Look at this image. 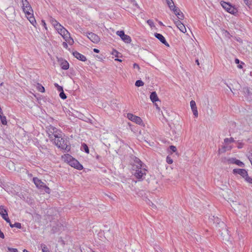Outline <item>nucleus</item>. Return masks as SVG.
I'll return each instance as SVG.
<instances>
[{
    "mask_svg": "<svg viewBox=\"0 0 252 252\" xmlns=\"http://www.w3.org/2000/svg\"><path fill=\"white\" fill-rule=\"evenodd\" d=\"M166 160L168 164H172L173 162L172 158L169 156L166 157Z\"/></svg>",
    "mask_w": 252,
    "mask_h": 252,
    "instance_id": "40",
    "label": "nucleus"
},
{
    "mask_svg": "<svg viewBox=\"0 0 252 252\" xmlns=\"http://www.w3.org/2000/svg\"><path fill=\"white\" fill-rule=\"evenodd\" d=\"M220 4L224 9L231 14H235L238 12L237 9L232 6L230 3L221 1Z\"/></svg>",
    "mask_w": 252,
    "mask_h": 252,
    "instance_id": "4",
    "label": "nucleus"
},
{
    "mask_svg": "<svg viewBox=\"0 0 252 252\" xmlns=\"http://www.w3.org/2000/svg\"><path fill=\"white\" fill-rule=\"evenodd\" d=\"M41 248L42 252H50V251L45 245H42Z\"/></svg>",
    "mask_w": 252,
    "mask_h": 252,
    "instance_id": "34",
    "label": "nucleus"
},
{
    "mask_svg": "<svg viewBox=\"0 0 252 252\" xmlns=\"http://www.w3.org/2000/svg\"><path fill=\"white\" fill-rule=\"evenodd\" d=\"M0 119L1 122V124L3 125H7V121L6 117L3 115L2 114H0Z\"/></svg>",
    "mask_w": 252,
    "mask_h": 252,
    "instance_id": "27",
    "label": "nucleus"
},
{
    "mask_svg": "<svg viewBox=\"0 0 252 252\" xmlns=\"http://www.w3.org/2000/svg\"><path fill=\"white\" fill-rule=\"evenodd\" d=\"M38 90L39 91H40V92H42V93L44 92V91H45L44 88L41 85H39V84H38Z\"/></svg>",
    "mask_w": 252,
    "mask_h": 252,
    "instance_id": "42",
    "label": "nucleus"
},
{
    "mask_svg": "<svg viewBox=\"0 0 252 252\" xmlns=\"http://www.w3.org/2000/svg\"><path fill=\"white\" fill-rule=\"evenodd\" d=\"M152 203L151 206H152V207H153V208H156V205H155V204H154L153 203Z\"/></svg>",
    "mask_w": 252,
    "mask_h": 252,
    "instance_id": "59",
    "label": "nucleus"
},
{
    "mask_svg": "<svg viewBox=\"0 0 252 252\" xmlns=\"http://www.w3.org/2000/svg\"><path fill=\"white\" fill-rule=\"evenodd\" d=\"M171 10L174 12L176 15H178V14H179V13L181 12L180 10L175 6H174V7H172V9Z\"/></svg>",
    "mask_w": 252,
    "mask_h": 252,
    "instance_id": "29",
    "label": "nucleus"
},
{
    "mask_svg": "<svg viewBox=\"0 0 252 252\" xmlns=\"http://www.w3.org/2000/svg\"><path fill=\"white\" fill-rule=\"evenodd\" d=\"M238 67L239 68H242L243 66H242V65L241 64H238Z\"/></svg>",
    "mask_w": 252,
    "mask_h": 252,
    "instance_id": "60",
    "label": "nucleus"
},
{
    "mask_svg": "<svg viewBox=\"0 0 252 252\" xmlns=\"http://www.w3.org/2000/svg\"><path fill=\"white\" fill-rule=\"evenodd\" d=\"M169 149L172 152H175L177 151L176 147L173 145L170 146Z\"/></svg>",
    "mask_w": 252,
    "mask_h": 252,
    "instance_id": "46",
    "label": "nucleus"
},
{
    "mask_svg": "<svg viewBox=\"0 0 252 252\" xmlns=\"http://www.w3.org/2000/svg\"><path fill=\"white\" fill-rule=\"evenodd\" d=\"M60 92V96L61 98L63 99H65L66 98V96L65 94H64L63 89L62 91H59Z\"/></svg>",
    "mask_w": 252,
    "mask_h": 252,
    "instance_id": "33",
    "label": "nucleus"
},
{
    "mask_svg": "<svg viewBox=\"0 0 252 252\" xmlns=\"http://www.w3.org/2000/svg\"><path fill=\"white\" fill-rule=\"evenodd\" d=\"M231 149V147H228L227 146H223L222 147V148L221 149V152H225V151H226L227 150H230Z\"/></svg>",
    "mask_w": 252,
    "mask_h": 252,
    "instance_id": "35",
    "label": "nucleus"
},
{
    "mask_svg": "<svg viewBox=\"0 0 252 252\" xmlns=\"http://www.w3.org/2000/svg\"><path fill=\"white\" fill-rule=\"evenodd\" d=\"M155 36L156 38H157L162 43L164 44L165 46H166L167 47L169 46V45L166 41L165 38L161 34H160L158 33H155Z\"/></svg>",
    "mask_w": 252,
    "mask_h": 252,
    "instance_id": "14",
    "label": "nucleus"
},
{
    "mask_svg": "<svg viewBox=\"0 0 252 252\" xmlns=\"http://www.w3.org/2000/svg\"><path fill=\"white\" fill-rule=\"evenodd\" d=\"M65 39L66 41H67L69 44H71V42L69 40H67L66 38L67 37V35H69L70 34L64 28H63L62 30H61L60 32H58Z\"/></svg>",
    "mask_w": 252,
    "mask_h": 252,
    "instance_id": "18",
    "label": "nucleus"
},
{
    "mask_svg": "<svg viewBox=\"0 0 252 252\" xmlns=\"http://www.w3.org/2000/svg\"><path fill=\"white\" fill-rule=\"evenodd\" d=\"M47 132L50 139L61 138L62 137V132L60 130L58 129L56 127H49Z\"/></svg>",
    "mask_w": 252,
    "mask_h": 252,
    "instance_id": "2",
    "label": "nucleus"
},
{
    "mask_svg": "<svg viewBox=\"0 0 252 252\" xmlns=\"http://www.w3.org/2000/svg\"><path fill=\"white\" fill-rule=\"evenodd\" d=\"M64 230V226L61 223H58L56 225L53 226L51 231L53 233H56Z\"/></svg>",
    "mask_w": 252,
    "mask_h": 252,
    "instance_id": "12",
    "label": "nucleus"
},
{
    "mask_svg": "<svg viewBox=\"0 0 252 252\" xmlns=\"http://www.w3.org/2000/svg\"><path fill=\"white\" fill-rule=\"evenodd\" d=\"M238 148L240 149V148H242V146H241V145H239V146H238Z\"/></svg>",
    "mask_w": 252,
    "mask_h": 252,
    "instance_id": "64",
    "label": "nucleus"
},
{
    "mask_svg": "<svg viewBox=\"0 0 252 252\" xmlns=\"http://www.w3.org/2000/svg\"><path fill=\"white\" fill-rule=\"evenodd\" d=\"M235 63H236V64H239V63H240V61H239V59H235Z\"/></svg>",
    "mask_w": 252,
    "mask_h": 252,
    "instance_id": "57",
    "label": "nucleus"
},
{
    "mask_svg": "<svg viewBox=\"0 0 252 252\" xmlns=\"http://www.w3.org/2000/svg\"><path fill=\"white\" fill-rule=\"evenodd\" d=\"M93 51L95 53H98L99 52V50L97 49H96V48H94L93 49Z\"/></svg>",
    "mask_w": 252,
    "mask_h": 252,
    "instance_id": "56",
    "label": "nucleus"
},
{
    "mask_svg": "<svg viewBox=\"0 0 252 252\" xmlns=\"http://www.w3.org/2000/svg\"><path fill=\"white\" fill-rule=\"evenodd\" d=\"M210 219V220H212L213 221V223H216V225H219L220 223H221L222 224H223V223L221 222L220 219L218 217L213 216Z\"/></svg>",
    "mask_w": 252,
    "mask_h": 252,
    "instance_id": "23",
    "label": "nucleus"
},
{
    "mask_svg": "<svg viewBox=\"0 0 252 252\" xmlns=\"http://www.w3.org/2000/svg\"><path fill=\"white\" fill-rule=\"evenodd\" d=\"M234 141V139L232 137L230 138H225L224 139V142L227 144L228 142H233Z\"/></svg>",
    "mask_w": 252,
    "mask_h": 252,
    "instance_id": "38",
    "label": "nucleus"
},
{
    "mask_svg": "<svg viewBox=\"0 0 252 252\" xmlns=\"http://www.w3.org/2000/svg\"><path fill=\"white\" fill-rule=\"evenodd\" d=\"M81 150L82 151H84L86 153L89 154V149L85 143H83L81 146Z\"/></svg>",
    "mask_w": 252,
    "mask_h": 252,
    "instance_id": "26",
    "label": "nucleus"
},
{
    "mask_svg": "<svg viewBox=\"0 0 252 252\" xmlns=\"http://www.w3.org/2000/svg\"><path fill=\"white\" fill-rule=\"evenodd\" d=\"M87 37L93 42H94V43H97L100 41L99 37L96 34L93 33V32H89L87 34Z\"/></svg>",
    "mask_w": 252,
    "mask_h": 252,
    "instance_id": "11",
    "label": "nucleus"
},
{
    "mask_svg": "<svg viewBox=\"0 0 252 252\" xmlns=\"http://www.w3.org/2000/svg\"><path fill=\"white\" fill-rule=\"evenodd\" d=\"M58 32H60L63 28L59 23L57 24L56 27H54Z\"/></svg>",
    "mask_w": 252,
    "mask_h": 252,
    "instance_id": "39",
    "label": "nucleus"
},
{
    "mask_svg": "<svg viewBox=\"0 0 252 252\" xmlns=\"http://www.w3.org/2000/svg\"><path fill=\"white\" fill-rule=\"evenodd\" d=\"M175 23L180 31L183 33H185L187 32L185 26L179 20H177Z\"/></svg>",
    "mask_w": 252,
    "mask_h": 252,
    "instance_id": "16",
    "label": "nucleus"
},
{
    "mask_svg": "<svg viewBox=\"0 0 252 252\" xmlns=\"http://www.w3.org/2000/svg\"><path fill=\"white\" fill-rule=\"evenodd\" d=\"M247 157H248V159H249L250 161L251 162V163L252 165V153H250L249 155H248Z\"/></svg>",
    "mask_w": 252,
    "mask_h": 252,
    "instance_id": "48",
    "label": "nucleus"
},
{
    "mask_svg": "<svg viewBox=\"0 0 252 252\" xmlns=\"http://www.w3.org/2000/svg\"><path fill=\"white\" fill-rule=\"evenodd\" d=\"M7 249H8L7 252H18V250L17 249L8 247Z\"/></svg>",
    "mask_w": 252,
    "mask_h": 252,
    "instance_id": "44",
    "label": "nucleus"
},
{
    "mask_svg": "<svg viewBox=\"0 0 252 252\" xmlns=\"http://www.w3.org/2000/svg\"><path fill=\"white\" fill-rule=\"evenodd\" d=\"M116 61H119V62H122V60H120V59H116Z\"/></svg>",
    "mask_w": 252,
    "mask_h": 252,
    "instance_id": "63",
    "label": "nucleus"
},
{
    "mask_svg": "<svg viewBox=\"0 0 252 252\" xmlns=\"http://www.w3.org/2000/svg\"><path fill=\"white\" fill-rule=\"evenodd\" d=\"M50 21L53 25V26H54V27H56L57 24L59 23V22L57 21H56L55 19L53 18L52 17H51L50 18Z\"/></svg>",
    "mask_w": 252,
    "mask_h": 252,
    "instance_id": "32",
    "label": "nucleus"
},
{
    "mask_svg": "<svg viewBox=\"0 0 252 252\" xmlns=\"http://www.w3.org/2000/svg\"><path fill=\"white\" fill-rule=\"evenodd\" d=\"M2 219H4L7 223H9L11 222L10 220L8 218V215H5L4 218H2Z\"/></svg>",
    "mask_w": 252,
    "mask_h": 252,
    "instance_id": "47",
    "label": "nucleus"
},
{
    "mask_svg": "<svg viewBox=\"0 0 252 252\" xmlns=\"http://www.w3.org/2000/svg\"><path fill=\"white\" fill-rule=\"evenodd\" d=\"M195 63H197V64L199 66V61H198V59H196L195 60Z\"/></svg>",
    "mask_w": 252,
    "mask_h": 252,
    "instance_id": "58",
    "label": "nucleus"
},
{
    "mask_svg": "<svg viewBox=\"0 0 252 252\" xmlns=\"http://www.w3.org/2000/svg\"><path fill=\"white\" fill-rule=\"evenodd\" d=\"M232 173L234 175H240L243 178H245L247 176L248 172L245 169H241V168H235L233 170Z\"/></svg>",
    "mask_w": 252,
    "mask_h": 252,
    "instance_id": "9",
    "label": "nucleus"
},
{
    "mask_svg": "<svg viewBox=\"0 0 252 252\" xmlns=\"http://www.w3.org/2000/svg\"><path fill=\"white\" fill-rule=\"evenodd\" d=\"M116 34L119 35L125 43H129L131 41V37L129 35L125 34L123 31H118L116 32Z\"/></svg>",
    "mask_w": 252,
    "mask_h": 252,
    "instance_id": "8",
    "label": "nucleus"
},
{
    "mask_svg": "<svg viewBox=\"0 0 252 252\" xmlns=\"http://www.w3.org/2000/svg\"><path fill=\"white\" fill-rule=\"evenodd\" d=\"M67 158L69 160L68 161V163L72 167H73L78 170H82L83 168L82 165L81 164L78 160L73 158L70 155H67Z\"/></svg>",
    "mask_w": 252,
    "mask_h": 252,
    "instance_id": "5",
    "label": "nucleus"
},
{
    "mask_svg": "<svg viewBox=\"0 0 252 252\" xmlns=\"http://www.w3.org/2000/svg\"><path fill=\"white\" fill-rule=\"evenodd\" d=\"M131 166V173L133 177L138 181L144 180L148 172L146 165L140 159L134 157Z\"/></svg>",
    "mask_w": 252,
    "mask_h": 252,
    "instance_id": "1",
    "label": "nucleus"
},
{
    "mask_svg": "<svg viewBox=\"0 0 252 252\" xmlns=\"http://www.w3.org/2000/svg\"><path fill=\"white\" fill-rule=\"evenodd\" d=\"M223 33L225 34V35L226 36H227L229 38H230V33L227 31L224 30Z\"/></svg>",
    "mask_w": 252,
    "mask_h": 252,
    "instance_id": "52",
    "label": "nucleus"
},
{
    "mask_svg": "<svg viewBox=\"0 0 252 252\" xmlns=\"http://www.w3.org/2000/svg\"><path fill=\"white\" fill-rule=\"evenodd\" d=\"M166 1L169 7L170 8V9H172V8L174 6H175L173 1H172V0H166Z\"/></svg>",
    "mask_w": 252,
    "mask_h": 252,
    "instance_id": "31",
    "label": "nucleus"
},
{
    "mask_svg": "<svg viewBox=\"0 0 252 252\" xmlns=\"http://www.w3.org/2000/svg\"><path fill=\"white\" fill-rule=\"evenodd\" d=\"M245 181L248 183L252 184V178L249 176L248 174L247 176L244 178Z\"/></svg>",
    "mask_w": 252,
    "mask_h": 252,
    "instance_id": "36",
    "label": "nucleus"
},
{
    "mask_svg": "<svg viewBox=\"0 0 252 252\" xmlns=\"http://www.w3.org/2000/svg\"><path fill=\"white\" fill-rule=\"evenodd\" d=\"M41 22H42V24L43 26L44 27L45 29L47 30L46 24L45 23V21L44 20H42Z\"/></svg>",
    "mask_w": 252,
    "mask_h": 252,
    "instance_id": "54",
    "label": "nucleus"
},
{
    "mask_svg": "<svg viewBox=\"0 0 252 252\" xmlns=\"http://www.w3.org/2000/svg\"><path fill=\"white\" fill-rule=\"evenodd\" d=\"M23 10L26 15L33 12L32 9L27 0H22Z\"/></svg>",
    "mask_w": 252,
    "mask_h": 252,
    "instance_id": "6",
    "label": "nucleus"
},
{
    "mask_svg": "<svg viewBox=\"0 0 252 252\" xmlns=\"http://www.w3.org/2000/svg\"><path fill=\"white\" fill-rule=\"evenodd\" d=\"M190 107H191V110H192V111L193 112L194 116L195 117H198V111H197V109L195 102L194 100H191L190 102Z\"/></svg>",
    "mask_w": 252,
    "mask_h": 252,
    "instance_id": "15",
    "label": "nucleus"
},
{
    "mask_svg": "<svg viewBox=\"0 0 252 252\" xmlns=\"http://www.w3.org/2000/svg\"><path fill=\"white\" fill-rule=\"evenodd\" d=\"M27 18L29 19L30 23L33 25L34 26V24L36 23L35 18L33 15V12L28 13V14L26 15Z\"/></svg>",
    "mask_w": 252,
    "mask_h": 252,
    "instance_id": "19",
    "label": "nucleus"
},
{
    "mask_svg": "<svg viewBox=\"0 0 252 252\" xmlns=\"http://www.w3.org/2000/svg\"><path fill=\"white\" fill-rule=\"evenodd\" d=\"M133 67L134 68H137L138 70L140 69V67H139V65L136 63H134L133 64Z\"/></svg>",
    "mask_w": 252,
    "mask_h": 252,
    "instance_id": "51",
    "label": "nucleus"
},
{
    "mask_svg": "<svg viewBox=\"0 0 252 252\" xmlns=\"http://www.w3.org/2000/svg\"><path fill=\"white\" fill-rule=\"evenodd\" d=\"M245 4L248 6L250 9H252V0H243Z\"/></svg>",
    "mask_w": 252,
    "mask_h": 252,
    "instance_id": "28",
    "label": "nucleus"
},
{
    "mask_svg": "<svg viewBox=\"0 0 252 252\" xmlns=\"http://www.w3.org/2000/svg\"><path fill=\"white\" fill-rule=\"evenodd\" d=\"M54 85L59 92L62 91V90L63 89V88L62 86L59 85L57 83H55Z\"/></svg>",
    "mask_w": 252,
    "mask_h": 252,
    "instance_id": "45",
    "label": "nucleus"
},
{
    "mask_svg": "<svg viewBox=\"0 0 252 252\" xmlns=\"http://www.w3.org/2000/svg\"><path fill=\"white\" fill-rule=\"evenodd\" d=\"M72 54H73V56L75 58H77V59H78L80 61L84 62V61H86V60H87V59L85 56L79 53L77 51H74L73 52Z\"/></svg>",
    "mask_w": 252,
    "mask_h": 252,
    "instance_id": "17",
    "label": "nucleus"
},
{
    "mask_svg": "<svg viewBox=\"0 0 252 252\" xmlns=\"http://www.w3.org/2000/svg\"><path fill=\"white\" fill-rule=\"evenodd\" d=\"M227 161L228 164H235L242 167L245 166V164L242 161L234 158H229Z\"/></svg>",
    "mask_w": 252,
    "mask_h": 252,
    "instance_id": "10",
    "label": "nucleus"
},
{
    "mask_svg": "<svg viewBox=\"0 0 252 252\" xmlns=\"http://www.w3.org/2000/svg\"><path fill=\"white\" fill-rule=\"evenodd\" d=\"M127 118L130 121L134 122L135 124L142 125H143L142 120L140 117L134 115L131 113H128L127 114Z\"/></svg>",
    "mask_w": 252,
    "mask_h": 252,
    "instance_id": "7",
    "label": "nucleus"
},
{
    "mask_svg": "<svg viewBox=\"0 0 252 252\" xmlns=\"http://www.w3.org/2000/svg\"><path fill=\"white\" fill-rule=\"evenodd\" d=\"M150 99L151 100V101L153 102V103H155L156 102V101H159L158 98V96L157 95V94L156 93V92H153L151 93V94H150Z\"/></svg>",
    "mask_w": 252,
    "mask_h": 252,
    "instance_id": "20",
    "label": "nucleus"
},
{
    "mask_svg": "<svg viewBox=\"0 0 252 252\" xmlns=\"http://www.w3.org/2000/svg\"><path fill=\"white\" fill-rule=\"evenodd\" d=\"M33 181L36 187L39 189H42L45 185L44 182L37 177H34L33 178Z\"/></svg>",
    "mask_w": 252,
    "mask_h": 252,
    "instance_id": "13",
    "label": "nucleus"
},
{
    "mask_svg": "<svg viewBox=\"0 0 252 252\" xmlns=\"http://www.w3.org/2000/svg\"><path fill=\"white\" fill-rule=\"evenodd\" d=\"M177 16L179 19H182L184 18V14L182 12H180Z\"/></svg>",
    "mask_w": 252,
    "mask_h": 252,
    "instance_id": "49",
    "label": "nucleus"
},
{
    "mask_svg": "<svg viewBox=\"0 0 252 252\" xmlns=\"http://www.w3.org/2000/svg\"><path fill=\"white\" fill-rule=\"evenodd\" d=\"M131 128V130L133 131L136 135L138 133H141V130L139 128V127H129Z\"/></svg>",
    "mask_w": 252,
    "mask_h": 252,
    "instance_id": "25",
    "label": "nucleus"
},
{
    "mask_svg": "<svg viewBox=\"0 0 252 252\" xmlns=\"http://www.w3.org/2000/svg\"><path fill=\"white\" fill-rule=\"evenodd\" d=\"M54 143L58 148L65 150L67 152L70 150V146L68 145V141L65 140L62 137L61 138L55 139Z\"/></svg>",
    "mask_w": 252,
    "mask_h": 252,
    "instance_id": "3",
    "label": "nucleus"
},
{
    "mask_svg": "<svg viewBox=\"0 0 252 252\" xmlns=\"http://www.w3.org/2000/svg\"><path fill=\"white\" fill-rule=\"evenodd\" d=\"M63 47L66 48L68 47L67 44L65 42H63Z\"/></svg>",
    "mask_w": 252,
    "mask_h": 252,
    "instance_id": "55",
    "label": "nucleus"
},
{
    "mask_svg": "<svg viewBox=\"0 0 252 252\" xmlns=\"http://www.w3.org/2000/svg\"><path fill=\"white\" fill-rule=\"evenodd\" d=\"M243 92L245 94L249 96L250 98H252V89L248 87H245L243 89Z\"/></svg>",
    "mask_w": 252,
    "mask_h": 252,
    "instance_id": "21",
    "label": "nucleus"
},
{
    "mask_svg": "<svg viewBox=\"0 0 252 252\" xmlns=\"http://www.w3.org/2000/svg\"><path fill=\"white\" fill-rule=\"evenodd\" d=\"M23 252H29L28 250H26V249H24L23 250Z\"/></svg>",
    "mask_w": 252,
    "mask_h": 252,
    "instance_id": "62",
    "label": "nucleus"
},
{
    "mask_svg": "<svg viewBox=\"0 0 252 252\" xmlns=\"http://www.w3.org/2000/svg\"><path fill=\"white\" fill-rule=\"evenodd\" d=\"M147 23L151 26V27H152L154 26V22L151 20H148L147 21Z\"/></svg>",
    "mask_w": 252,
    "mask_h": 252,
    "instance_id": "50",
    "label": "nucleus"
},
{
    "mask_svg": "<svg viewBox=\"0 0 252 252\" xmlns=\"http://www.w3.org/2000/svg\"><path fill=\"white\" fill-rule=\"evenodd\" d=\"M42 189H43L46 193H50V189L47 186H46V185L42 188Z\"/></svg>",
    "mask_w": 252,
    "mask_h": 252,
    "instance_id": "41",
    "label": "nucleus"
},
{
    "mask_svg": "<svg viewBox=\"0 0 252 252\" xmlns=\"http://www.w3.org/2000/svg\"><path fill=\"white\" fill-rule=\"evenodd\" d=\"M61 68L64 70H67L69 68V63L66 61H63L61 64Z\"/></svg>",
    "mask_w": 252,
    "mask_h": 252,
    "instance_id": "24",
    "label": "nucleus"
},
{
    "mask_svg": "<svg viewBox=\"0 0 252 252\" xmlns=\"http://www.w3.org/2000/svg\"><path fill=\"white\" fill-rule=\"evenodd\" d=\"M0 238L3 239L4 238V235L3 233L0 230Z\"/></svg>",
    "mask_w": 252,
    "mask_h": 252,
    "instance_id": "53",
    "label": "nucleus"
},
{
    "mask_svg": "<svg viewBox=\"0 0 252 252\" xmlns=\"http://www.w3.org/2000/svg\"><path fill=\"white\" fill-rule=\"evenodd\" d=\"M14 227H16L17 228H21L22 226L20 222H15L14 224H13Z\"/></svg>",
    "mask_w": 252,
    "mask_h": 252,
    "instance_id": "43",
    "label": "nucleus"
},
{
    "mask_svg": "<svg viewBox=\"0 0 252 252\" xmlns=\"http://www.w3.org/2000/svg\"><path fill=\"white\" fill-rule=\"evenodd\" d=\"M245 181L248 183L252 184V178L249 176L248 174L247 176L244 178Z\"/></svg>",
    "mask_w": 252,
    "mask_h": 252,
    "instance_id": "37",
    "label": "nucleus"
},
{
    "mask_svg": "<svg viewBox=\"0 0 252 252\" xmlns=\"http://www.w3.org/2000/svg\"><path fill=\"white\" fill-rule=\"evenodd\" d=\"M0 215L2 218H4L5 215H8L7 210L5 209L4 206H0Z\"/></svg>",
    "mask_w": 252,
    "mask_h": 252,
    "instance_id": "22",
    "label": "nucleus"
},
{
    "mask_svg": "<svg viewBox=\"0 0 252 252\" xmlns=\"http://www.w3.org/2000/svg\"><path fill=\"white\" fill-rule=\"evenodd\" d=\"M144 82L142 81H141V80H137L135 84V86L138 87L143 86L144 85Z\"/></svg>",
    "mask_w": 252,
    "mask_h": 252,
    "instance_id": "30",
    "label": "nucleus"
},
{
    "mask_svg": "<svg viewBox=\"0 0 252 252\" xmlns=\"http://www.w3.org/2000/svg\"><path fill=\"white\" fill-rule=\"evenodd\" d=\"M9 224L11 228L14 227L13 224H12L11 222H10Z\"/></svg>",
    "mask_w": 252,
    "mask_h": 252,
    "instance_id": "61",
    "label": "nucleus"
}]
</instances>
